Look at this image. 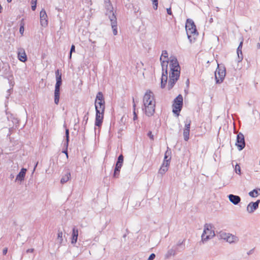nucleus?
I'll list each match as a JSON object with an SVG mask.
<instances>
[{
	"label": "nucleus",
	"mask_w": 260,
	"mask_h": 260,
	"mask_svg": "<svg viewBox=\"0 0 260 260\" xmlns=\"http://www.w3.org/2000/svg\"><path fill=\"white\" fill-rule=\"evenodd\" d=\"M94 106L95 109V119L94 125L100 127L102 126L105 110V101L104 95L101 91L96 94Z\"/></svg>",
	"instance_id": "f257e3e1"
},
{
	"label": "nucleus",
	"mask_w": 260,
	"mask_h": 260,
	"mask_svg": "<svg viewBox=\"0 0 260 260\" xmlns=\"http://www.w3.org/2000/svg\"><path fill=\"white\" fill-rule=\"evenodd\" d=\"M185 29L187 38L190 43L194 42L199 33L194 21L190 18H187L185 23Z\"/></svg>",
	"instance_id": "f03ea898"
},
{
	"label": "nucleus",
	"mask_w": 260,
	"mask_h": 260,
	"mask_svg": "<svg viewBox=\"0 0 260 260\" xmlns=\"http://www.w3.org/2000/svg\"><path fill=\"white\" fill-rule=\"evenodd\" d=\"M214 236L215 233L214 231L212 230V225L206 223L204 225V231L201 236L202 239L200 243H202L204 244Z\"/></svg>",
	"instance_id": "7ed1b4c3"
},
{
	"label": "nucleus",
	"mask_w": 260,
	"mask_h": 260,
	"mask_svg": "<svg viewBox=\"0 0 260 260\" xmlns=\"http://www.w3.org/2000/svg\"><path fill=\"white\" fill-rule=\"evenodd\" d=\"M226 70L224 66L222 64H218L217 68L215 71V78L217 84H220L223 82Z\"/></svg>",
	"instance_id": "20e7f679"
},
{
	"label": "nucleus",
	"mask_w": 260,
	"mask_h": 260,
	"mask_svg": "<svg viewBox=\"0 0 260 260\" xmlns=\"http://www.w3.org/2000/svg\"><path fill=\"white\" fill-rule=\"evenodd\" d=\"M183 96L181 94H179L173 101L172 105L173 112L177 116H179L180 112L183 107Z\"/></svg>",
	"instance_id": "39448f33"
},
{
	"label": "nucleus",
	"mask_w": 260,
	"mask_h": 260,
	"mask_svg": "<svg viewBox=\"0 0 260 260\" xmlns=\"http://www.w3.org/2000/svg\"><path fill=\"white\" fill-rule=\"evenodd\" d=\"M235 145L239 151L242 150L245 147V141L244 135L240 132L238 134Z\"/></svg>",
	"instance_id": "423d86ee"
},
{
	"label": "nucleus",
	"mask_w": 260,
	"mask_h": 260,
	"mask_svg": "<svg viewBox=\"0 0 260 260\" xmlns=\"http://www.w3.org/2000/svg\"><path fill=\"white\" fill-rule=\"evenodd\" d=\"M111 15H109V18L111 21V25L113 30V34L114 36L117 35V18L112 10L110 11Z\"/></svg>",
	"instance_id": "0eeeda50"
},
{
	"label": "nucleus",
	"mask_w": 260,
	"mask_h": 260,
	"mask_svg": "<svg viewBox=\"0 0 260 260\" xmlns=\"http://www.w3.org/2000/svg\"><path fill=\"white\" fill-rule=\"evenodd\" d=\"M185 122V127L183 130V137L185 141H188L189 139V133L191 120L189 119H186Z\"/></svg>",
	"instance_id": "6e6552de"
},
{
	"label": "nucleus",
	"mask_w": 260,
	"mask_h": 260,
	"mask_svg": "<svg viewBox=\"0 0 260 260\" xmlns=\"http://www.w3.org/2000/svg\"><path fill=\"white\" fill-rule=\"evenodd\" d=\"M70 141V131L69 128H66L65 131V142L63 144L64 149L62 150V152L64 153L67 158H68V148Z\"/></svg>",
	"instance_id": "1a4fd4ad"
},
{
	"label": "nucleus",
	"mask_w": 260,
	"mask_h": 260,
	"mask_svg": "<svg viewBox=\"0 0 260 260\" xmlns=\"http://www.w3.org/2000/svg\"><path fill=\"white\" fill-rule=\"evenodd\" d=\"M170 71H180V67L176 57L173 56L170 60Z\"/></svg>",
	"instance_id": "9d476101"
},
{
	"label": "nucleus",
	"mask_w": 260,
	"mask_h": 260,
	"mask_svg": "<svg viewBox=\"0 0 260 260\" xmlns=\"http://www.w3.org/2000/svg\"><path fill=\"white\" fill-rule=\"evenodd\" d=\"M260 203V200H257L256 202H250L247 206L246 210L249 213H252L258 208Z\"/></svg>",
	"instance_id": "9b49d317"
},
{
	"label": "nucleus",
	"mask_w": 260,
	"mask_h": 260,
	"mask_svg": "<svg viewBox=\"0 0 260 260\" xmlns=\"http://www.w3.org/2000/svg\"><path fill=\"white\" fill-rule=\"evenodd\" d=\"M40 23L43 27H46L48 25L47 15L46 11L43 9L40 12Z\"/></svg>",
	"instance_id": "f8f14e48"
},
{
	"label": "nucleus",
	"mask_w": 260,
	"mask_h": 260,
	"mask_svg": "<svg viewBox=\"0 0 260 260\" xmlns=\"http://www.w3.org/2000/svg\"><path fill=\"white\" fill-rule=\"evenodd\" d=\"M2 70L4 71V74L7 76L8 80H10L11 78H14L12 72L11 71L10 67L9 64H4L2 67Z\"/></svg>",
	"instance_id": "ddd939ff"
},
{
	"label": "nucleus",
	"mask_w": 260,
	"mask_h": 260,
	"mask_svg": "<svg viewBox=\"0 0 260 260\" xmlns=\"http://www.w3.org/2000/svg\"><path fill=\"white\" fill-rule=\"evenodd\" d=\"M145 114L150 117L153 115L155 112V104H150V106H144Z\"/></svg>",
	"instance_id": "4468645a"
},
{
	"label": "nucleus",
	"mask_w": 260,
	"mask_h": 260,
	"mask_svg": "<svg viewBox=\"0 0 260 260\" xmlns=\"http://www.w3.org/2000/svg\"><path fill=\"white\" fill-rule=\"evenodd\" d=\"M27 172V169L24 168H22L19 173L16 176V178L15 179V182L17 181L20 182H22L25 178L26 173Z\"/></svg>",
	"instance_id": "2eb2a0df"
},
{
	"label": "nucleus",
	"mask_w": 260,
	"mask_h": 260,
	"mask_svg": "<svg viewBox=\"0 0 260 260\" xmlns=\"http://www.w3.org/2000/svg\"><path fill=\"white\" fill-rule=\"evenodd\" d=\"M61 86H55L54 95V103L56 105H58L60 99Z\"/></svg>",
	"instance_id": "dca6fc26"
},
{
	"label": "nucleus",
	"mask_w": 260,
	"mask_h": 260,
	"mask_svg": "<svg viewBox=\"0 0 260 260\" xmlns=\"http://www.w3.org/2000/svg\"><path fill=\"white\" fill-rule=\"evenodd\" d=\"M18 58L20 61L23 62H25L27 61V57L25 53V50L21 48L18 50Z\"/></svg>",
	"instance_id": "f3484780"
},
{
	"label": "nucleus",
	"mask_w": 260,
	"mask_h": 260,
	"mask_svg": "<svg viewBox=\"0 0 260 260\" xmlns=\"http://www.w3.org/2000/svg\"><path fill=\"white\" fill-rule=\"evenodd\" d=\"M56 83L55 86H61L62 85V74L59 69H57L55 72Z\"/></svg>",
	"instance_id": "a211bd4d"
},
{
	"label": "nucleus",
	"mask_w": 260,
	"mask_h": 260,
	"mask_svg": "<svg viewBox=\"0 0 260 260\" xmlns=\"http://www.w3.org/2000/svg\"><path fill=\"white\" fill-rule=\"evenodd\" d=\"M228 197L230 201L235 205H238L241 201V198L239 196L230 194Z\"/></svg>",
	"instance_id": "6ab92c4d"
},
{
	"label": "nucleus",
	"mask_w": 260,
	"mask_h": 260,
	"mask_svg": "<svg viewBox=\"0 0 260 260\" xmlns=\"http://www.w3.org/2000/svg\"><path fill=\"white\" fill-rule=\"evenodd\" d=\"M78 237V230L75 226L73 228L72 234L71 236V243L75 244L77 241Z\"/></svg>",
	"instance_id": "aec40b11"
},
{
	"label": "nucleus",
	"mask_w": 260,
	"mask_h": 260,
	"mask_svg": "<svg viewBox=\"0 0 260 260\" xmlns=\"http://www.w3.org/2000/svg\"><path fill=\"white\" fill-rule=\"evenodd\" d=\"M71 179V172L69 169H67L64 171V173L62 175L61 180L60 183L61 184H64L67 182Z\"/></svg>",
	"instance_id": "412c9836"
},
{
	"label": "nucleus",
	"mask_w": 260,
	"mask_h": 260,
	"mask_svg": "<svg viewBox=\"0 0 260 260\" xmlns=\"http://www.w3.org/2000/svg\"><path fill=\"white\" fill-rule=\"evenodd\" d=\"M177 252H179V248L178 247L175 248L174 246H173L172 248L168 250L165 255V258L168 259L171 256H175Z\"/></svg>",
	"instance_id": "4be33fe9"
},
{
	"label": "nucleus",
	"mask_w": 260,
	"mask_h": 260,
	"mask_svg": "<svg viewBox=\"0 0 260 260\" xmlns=\"http://www.w3.org/2000/svg\"><path fill=\"white\" fill-rule=\"evenodd\" d=\"M170 164V162H166L165 163L164 161H163L158 171V173L160 174L161 175L165 174L168 171Z\"/></svg>",
	"instance_id": "5701e85b"
},
{
	"label": "nucleus",
	"mask_w": 260,
	"mask_h": 260,
	"mask_svg": "<svg viewBox=\"0 0 260 260\" xmlns=\"http://www.w3.org/2000/svg\"><path fill=\"white\" fill-rule=\"evenodd\" d=\"M154 98V95L153 92L150 90H147L143 98V104L148 102L149 101H151V100Z\"/></svg>",
	"instance_id": "b1692460"
},
{
	"label": "nucleus",
	"mask_w": 260,
	"mask_h": 260,
	"mask_svg": "<svg viewBox=\"0 0 260 260\" xmlns=\"http://www.w3.org/2000/svg\"><path fill=\"white\" fill-rule=\"evenodd\" d=\"M171 154H172V152H171V149L169 148V147H168L167 150L165 152V153L164 159L163 161H164V162H165V163H166V162L170 163L171 158H172Z\"/></svg>",
	"instance_id": "393cba45"
},
{
	"label": "nucleus",
	"mask_w": 260,
	"mask_h": 260,
	"mask_svg": "<svg viewBox=\"0 0 260 260\" xmlns=\"http://www.w3.org/2000/svg\"><path fill=\"white\" fill-rule=\"evenodd\" d=\"M185 239H183L182 241L179 240L176 245L174 246L175 248L178 247V248H179V252H181L185 249Z\"/></svg>",
	"instance_id": "a878e982"
},
{
	"label": "nucleus",
	"mask_w": 260,
	"mask_h": 260,
	"mask_svg": "<svg viewBox=\"0 0 260 260\" xmlns=\"http://www.w3.org/2000/svg\"><path fill=\"white\" fill-rule=\"evenodd\" d=\"M180 71H170L169 78L171 79L178 80L180 77Z\"/></svg>",
	"instance_id": "bb28decb"
},
{
	"label": "nucleus",
	"mask_w": 260,
	"mask_h": 260,
	"mask_svg": "<svg viewBox=\"0 0 260 260\" xmlns=\"http://www.w3.org/2000/svg\"><path fill=\"white\" fill-rule=\"evenodd\" d=\"M242 47L238 46L237 49V55H238V60H237L238 62H241L243 60V58L242 52Z\"/></svg>",
	"instance_id": "cd10ccee"
},
{
	"label": "nucleus",
	"mask_w": 260,
	"mask_h": 260,
	"mask_svg": "<svg viewBox=\"0 0 260 260\" xmlns=\"http://www.w3.org/2000/svg\"><path fill=\"white\" fill-rule=\"evenodd\" d=\"M238 240V239L237 237L229 234L226 241L230 243H232L236 242Z\"/></svg>",
	"instance_id": "c85d7f7f"
},
{
	"label": "nucleus",
	"mask_w": 260,
	"mask_h": 260,
	"mask_svg": "<svg viewBox=\"0 0 260 260\" xmlns=\"http://www.w3.org/2000/svg\"><path fill=\"white\" fill-rule=\"evenodd\" d=\"M178 81L177 79H169V82H168V90H171L175 85L176 82Z\"/></svg>",
	"instance_id": "c756f323"
},
{
	"label": "nucleus",
	"mask_w": 260,
	"mask_h": 260,
	"mask_svg": "<svg viewBox=\"0 0 260 260\" xmlns=\"http://www.w3.org/2000/svg\"><path fill=\"white\" fill-rule=\"evenodd\" d=\"M168 81V77L165 78V75L161 76V81H160V87L161 88H164L167 84Z\"/></svg>",
	"instance_id": "7c9ffc66"
},
{
	"label": "nucleus",
	"mask_w": 260,
	"mask_h": 260,
	"mask_svg": "<svg viewBox=\"0 0 260 260\" xmlns=\"http://www.w3.org/2000/svg\"><path fill=\"white\" fill-rule=\"evenodd\" d=\"M133 115H134L133 120L134 121H135L138 119V116H137V114L136 111V104L135 102V100H134V98H133Z\"/></svg>",
	"instance_id": "2f4dec72"
},
{
	"label": "nucleus",
	"mask_w": 260,
	"mask_h": 260,
	"mask_svg": "<svg viewBox=\"0 0 260 260\" xmlns=\"http://www.w3.org/2000/svg\"><path fill=\"white\" fill-rule=\"evenodd\" d=\"M120 169L119 168H118L117 167H115L114 170V173L113 174V178H119Z\"/></svg>",
	"instance_id": "473e14b6"
},
{
	"label": "nucleus",
	"mask_w": 260,
	"mask_h": 260,
	"mask_svg": "<svg viewBox=\"0 0 260 260\" xmlns=\"http://www.w3.org/2000/svg\"><path fill=\"white\" fill-rule=\"evenodd\" d=\"M160 61L162 71H164L165 70H168V65L169 63L168 60H163Z\"/></svg>",
	"instance_id": "72a5a7b5"
},
{
	"label": "nucleus",
	"mask_w": 260,
	"mask_h": 260,
	"mask_svg": "<svg viewBox=\"0 0 260 260\" xmlns=\"http://www.w3.org/2000/svg\"><path fill=\"white\" fill-rule=\"evenodd\" d=\"M248 194L251 197L254 198L257 197L259 193L258 192V189L255 188L250 191Z\"/></svg>",
	"instance_id": "f704fd0d"
},
{
	"label": "nucleus",
	"mask_w": 260,
	"mask_h": 260,
	"mask_svg": "<svg viewBox=\"0 0 260 260\" xmlns=\"http://www.w3.org/2000/svg\"><path fill=\"white\" fill-rule=\"evenodd\" d=\"M88 114L89 112H87L84 116L83 117V121H82V124L84 125V130L85 129V126L87 123L88 120Z\"/></svg>",
	"instance_id": "c9c22d12"
},
{
	"label": "nucleus",
	"mask_w": 260,
	"mask_h": 260,
	"mask_svg": "<svg viewBox=\"0 0 260 260\" xmlns=\"http://www.w3.org/2000/svg\"><path fill=\"white\" fill-rule=\"evenodd\" d=\"M229 234V233H226L224 232H220L219 235V238L221 239H223L224 240H226Z\"/></svg>",
	"instance_id": "e433bc0d"
},
{
	"label": "nucleus",
	"mask_w": 260,
	"mask_h": 260,
	"mask_svg": "<svg viewBox=\"0 0 260 260\" xmlns=\"http://www.w3.org/2000/svg\"><path fill=\"white\" fill-rule=\"evenodd\" d=\"M162 57H164L165 59H166V60H168V52L166 50H163L162 51V54L161 56L160 57V60L161 61Z\"/></svg>",
	"instance_id": "4c0bfd02"
},
{
	"label": "nucleus",
	"mask_w": 260,
	"mask_h": 260,
	"mask_svg": "<svg viewBox=\"0 0 260 260\" xmlns=\"http://www.w3.org/2000/svg\"><path fill=\"white\" fill-rule=\"evenodd\" d=\"M153 5L154 10H156L158 8V0H151Z\"/></svg>",
	"instance_id": "58836bf2"
},
{
	"label": "nucleus",
	"mask_w": 260,
	"mask_h": 260,
	"mask_svg": "<svg viewBox=\"0 0 260 260\" xmlns=\"http://www.w3.org/2000/svg\"><path fill=\"white\" fill-rule=\"evenodd\" d=\"M235 172L237 174L240 175L241 174V168H240V166H239V165H238L237 164L236 165L235 168Z\"/></svg>",
	"instance_id": "ea45409f"
},
{
	"label": "nucleus",
	"mask_w": 260,
	"mask_h": 260,
	"mask_svg": "<svg viewBox=\"0 0 260 260\" xmlns=\"http://www.w3.org/2000/svg\"><path fill=\"white\" fill-rule=\"evenodd\" d=\"M24 23L23 22H21L20 24V28H19V32L21 35H23L24 31Z\"/></svg>",
	"instance_id": "a19ab883"
},
{
	"label": "nucleus",
	"mask_w": 260,
	"mask_h": 260,
	"mask_svg": "<svg viewBox=\"0 0 260 260\" xmlns=\"http://www.w3.org/2000/svg\"><path fill=\"white\" fill-rule=\"evenodd\" d=\"M150 104H155L154 98H152L151 101H149L148 102L144 104V106H150Z\"/></svg>",
	"instance_id": "79ce46f5"
},
{
	"label": "nucleus",
	"mask_w": 260,
	"mask_h": 260,
	"mask_svg": "<svg viewBox=\"0 0 260 260\" xmlns=\"http://www.w3.org/2000/svg\"><path fill=\"white\" fill-rule=\"evenodd\" d=\"M124 157L122 154H120L117 158V161L123 163Z\"/></svg>",
	"instance_id": "37998d69"
},
{
	"label": "nucleus",
	"mask_w": 260,
	"mask_h": 260,
	"mask_svg": "<svg viewBox=\"0 0 260 260\" xmlns=\"http://www.w3.org/2000/svg\"><path fill=\"white\" fill-rule=\"evenodd\" d=\"M37 2H33L32 1H31V9L32 11H35L37 8Z\"/></svg>",
	"instance_id": "c03bdc74"
},
{
	"label": "nucleus",
	"mask_w": 260,
	"mask_h": 260,
	"mask_svg": "<svg viewBox=\"0 0 260 260\" xmlns=\"http://www.w3.org/2000/svg\"><path fill=\"white\" fill-rule=\"evenodd\" d=\"M57 237L58 239H60V242H61L63 240L62 239V233L61 231H58V233L57 234Z\"/></svg>",
	"instance_id": "a18cd8bd"
},
{
	"label": "nucleus",
	"mask_w": 260,
	"mask_h": 260,
	"mask_svg": "<svg viewBox=\"0 0 260 260\" xmlns=\"http://www.w3.org/2000/svg\"><path fill=\"white\" fill-rule=\"evenodd\" d=\"M147 136L151 140H154V136L152 135L151 131H149L147 133Z\"/></svg>",
	"instance_id": "49530a36"
},
{
	"label": "nucleus",
	"mask_w": 260,
	"mask_h": 260,
	"mask_svg": "<svg viewBox=\"0 0 260 260\" xmlns=\"http://www.w3.org/2000/svg\"><path fill=\"white\" fill-rule=\"evenodd\" d=\"M155 257V254L154 253H151L147 260H153Z\"/></svg>",
	"instance_id": "de8ad7c7"
},
{
	"label": "nucleus",
	"mask_w": 260,
	"mask_h": 260,
	"mask_svg": "<svg viewBox=\"0 0 260 260\" xmlns=\"http://www.w3.org/2000/svg\"><path fill=\"white\" fill-rule=\"evenodd\" d=\"M122 163L116 161L115 167H117L118 168L121 169L122 166Z\"/></svg>",
	"instance_id": "09e8293b"
},
{
	"label": "nucleus",
	"mask_w": 260,
	"mask_h": 260,
	"mask_svg": "<svg viewBox=\"0 0 260 260\" xmlns=\"http://www.w3.org/2000/svg\"><path fill=\"white\" fill-rule=\"evenodd\" d=\"M165 75V78L168 77V70H165L164 71H162V75Z\"/></svg>",
	"instance_id": "8fccbe9b"
},
{
	"label": "nucleus",
	"mask_w": 260,
	"mask_h": 260,
	"mask_svg": "<svg viewBox=\"0 0 260 260\" xmlns=\"http://www.w3.org/2000/svg\"><path fill=\"white\" fill-rule=\"evenodd\" d=\"M75 52V46L74 45H72L71 46V49H70V53H73Z\"/></svg>",
	"instance_id": "3c124183"
},
{
	"label": "nucleus",
	"mask_w": 260,
	"mask_h": 260,
	"mask_svg": "<svg viewBox=\"0 0 260 260\" xmlns=\"http://www.w3.org/2000/svg\"><path fill=\"white\" fill-rule=\"evenodd\" d=\"M167 14L168 15H173V13H172L171 7L167 9Z\"/></svg>",
	"instance_id": "603ef678"
},
{
	"label": "nucleus",
	"mask_w": 260,
	"mask_h": 260,
	"mask_svg": "<svg viewBox=\"0 0 260 260\" xmlns=\"http://www.w3.org/2000/svg\"><path fill=\"white\" fill-rule=\"evenodd\" d=\"M13 78H11L10 80H8L9 81V84L11 86H12V87L14 86L15 83H14V81H13Z\"/></svg>",
	"instance_id": "864d4df0"
},
{
	"label": "nucleus",
	"mask_w": 260,
	"mask_h": 260,
	"mask_svg": "<svg viewBox=\"0 0 260 260\" xmlns=\"http://www.w3.org/2000/svg\"><path fill=\"white\" fill-rule=\"evenodd\" d=\"M8 252V248L5 247L3 250V255H6Z\"/></svg>",
	"instance_id": "5fc2aeb1"
},
{
	"label": "nucleus",
	"mask_w": 260,
	"mask_h": 260,
	"mask_svg": "<svg viewBox=\"0 0 260 260\" xmlns=\"http://www.w3.org/2000/svg\"><path fill=\"white\" fill-rule=\"evenodd\" d=\"M35 249L34 248H29L26 250V253H32L34 251Z\"/></svg>",
	"instance_id": "6e6d98bb"
},
{
	"label": "nucleus",
	"mask_w": 260,
	"mask_h": 260,
	"mask_svg": "<svg viewBox=\"0 0 260 260\" xmlns=\"http://www.w3.org/2000/svg\"><path fill=\"white\" fill-rule=\"evenodd\" d=\"M133 10H134V13H136L138 12V11L139 10V8L138 9L137 8H136L135 6H133Z\"/></svg>",
	"instance_id": "4d7b16f0"
},
{
	"label": "nucleus",
	"mask_w": 260,
	"mask_h": 260,
	"mask_svg": "<svg viewBox=\"0 0 260 260\" xmlns=\"http://www.w3.org/2000/svg\"><path fill=\"white\" fill-rule=\"evenodd\" d=\"M241 42H240V44L239 45V46H241L242 47L243 46V41H244V39L243 38V37H241Z\"/></svg>",
	"instance_id": "13d9d810"
},
{
	"label": "nucleus",
	"mask_w": 260,
	"mask_h": 260,
	"mask_svg": "<svg viewBox=\"0 0 260 260\" xmlns=\"http://www.w3.org/2000/svg\"><path fill=\"white\" fill-rule=\"evenodd\" d=\"M253 251H254V249H251L250 250H249V251L247 252V254H248V255L251 254L253 252Z\"/></svg>",
	"instance_id": "bf43d9fd"
},
{
	"label": "nucleus",
	"mask_w": 260,
	"mask_h": 260,
	"mask_svg": "<svg viewBox=\"0 0 260 260\" xmlns=\"http://www.w3.org/2000/svg\"><path fill=\"white\" fill-rule=\"evenodd\" d=\"M186 84L187 87H189V79H187L186 82Z\"/></svg>",
	"instance_id": "052dcab7"
},
{
	"label": "nucleus",
	"mask_w": 260,
	"mask_h": 260,
	"mask_svg": "<svg viewBox=\"0 0 260 260\" xmlns=\"http://www.w3.org/2000/svg\"><path fill=\"white\" fill-rule=\"evenodd\" d=\"M256 48L257 49H260V43H257V44H256Z\"/></svg>",
	"instance_id": "680f3d73"
},
{
	"label": "nucleus",
	"mask_w": 260,
	"mask_h": 260,
	"mask_svg": "<svg viewBox=\"0 0 260 260\" xmlns=\"http://www.w3.org/2000/svg\"><path fill=\"white\" fill-rule=\"evenodd\" d=\"M14 123L15 122V123H17L18 122V120L17 119V118H15L14 119V121H13Z\"/></svg>",
	"instance_id": "e2e57ef3"
},
{
	"label": "nucleus",
	"mask_w": 260,
	"mask_h": 260,
	"mask_svg": "<svg viewBox=\"0 0 260 260\" xmlns=\"http://www.w3.org/2000/svg\"><path fill=\"white\" fill-rule=\"evenodd\" d=\"M72 53H70H70H69V59H71V58H72Z\"/></svg>",
	"instance_id": "0e129e2a"
},
{
	"label": "nucleus",
	"mask_w": 260,
	"mask_h": 260,
	"mask_svg": "<svg viewBox=\"0 0 260 260\" xmlns=\"http://www.w3.org/2000/svg\"><path fill=\"white\" fill-rule=\"evenodd\" d=\"M56 10H57V11L58 12H61L62 11V9H60V8H56Z\"/></svg>",
	"instance_id": "69168bd1"
},
{
	"label": "nucleus",
	"mask_w": 260,
	"mask_h": 260,
	"mask_svg": "<svg viewBox=\"0 0 260 260\" xmlns=\"http://www.w3.org/2000/svg\"><path fill=\"white\" fill-rule=\"evenodd\" d=\"M108 1H109V6L110 7H111V8H112V9H113V7H112V6L111 4L110 3V0H108Z\"/></svg>",
	"instance_id": "338daca9"
},
{
	"label": "nucleus",
	"mask_w": 260,
	"mask_h": 260,
	"mask_svg": "<svg viewBox=\"0 0 260 260\" xmlns=\"http://www.w3.org/2000/svg\"><path fill=\"white\" fill-rule=\"evenodd\" d=\"M12 90H13V88H10V89H9L7 90V91H8V92H9V93H10V91H12Z\"/></svg>",
	"instance_id": "774afa93"
}]
</instances>
